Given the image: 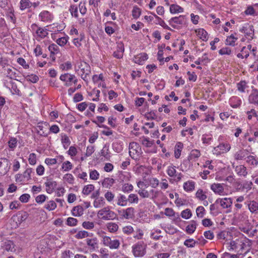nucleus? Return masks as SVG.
<instances>
[{
	"label": "nucleus",
	"instance_id": "obj_28",
	"mask_svg": "<svg viewBox=\"0 0 258 258\" xmlns=\"http://www.w3.org/2000/svg\"><path fill=\"white\" fill-rule=\"evenodd\" d=\"M183 9L179 6L176 4H172L170 7V12L172 14L182 13Z\"/></svg>",
	"mask_w": 258,
	"mask_h": 258
},
{
	"label": "nucleus",
	"instance_id": "obj_58",
	"mask_svg": "<svg viewBox=\"0 0 258 258\" xmlns=\"http://www.w3.org/2000/svg\"><path fill=\"white\" fill-rule=\"evenodd\" d=\"M154 143V141H150L148 138H144L142 140V144L146 147H151Z\"/></svg>",
	"mask_w": 258,
	"mask_h": 258
},
{
	"label": "nucleus",
	"instance_id": "obj_46",
	"mask_svg": "<svg viewBox=\"0 0 258 258\" xmlns=\"http://www.w3.org/2000/svg\"><path fill=\"white\" fill-rule=\"evenodd\" d=\"M134 187L132 184L125 183L121 187V190L124 192H129L133 190Z\"/></svg>",
	"mask_w": 258,
	"mask_h": 258
},
{
	"label": "nucleus",
	"instance_id": "obj_32",
	"mask_svg": "<svg viewBox=\"0 0 258 258\" xmlns=\"http://www.w3.org/2000/svg\"><path fill=\"white\" fill-rule=\"evenodd\" d=\"M32 173V169L27 168L22 174L23 182H27L31 179V174Z\"/></svg>",
	"mask_w": 258,
	"mask_h": 258
},
{
	"label": "nucleus",
	"instance_id": "obj_19",
	"mask_svg": "<svg viewBox=\"0 0 258 258\" xmlns=\"http://www.w3.org/2000/svg\"><path fill=\"white\" fill-rule=\"evenodd\" d=\"M211 188L215 194L219 195H221L224 192V187L220 183L212 184Z\"/></svg>",
	"mask_w": 258,
	"mask_h": 258
},
{
	"label": "nucleus",
	"instance_id": "obj_18",
	"mask_svg": "<svg viewBox=\"0 0 258 258\" xmlns=\"http://www.w3.org/2000/svg\"><path fill=\"white\" fill-rule=\"evenodd\" d=\"M7 71V77L10 78L11 80H16L18 76L16 72V69L14 68L9 66V68L6 69Z\"/></svg>",
	"mask_w": 258,
	"mask_h": 258
},
{
	"label": "nucleus",
	"instance_id": "obj_26",
	"mask_svg": "<svg viewBox=\"0 0 258 258\" xmlns=\"http://www.w3.org/2000/svg\"><path fill=\"white\" fill-rule=\"evenodd\" d=\"M183 147V144L181 142H178L176 144L174 148V156L175 158L178 159L179 158Z\"/></svg>",
	"mask_w": 258,
	"mask_h": 258
},
{
	"label": "nucleus",
	"instance_id": "obj_16",
	"mask_svg": "<svg viewBox=\"0 0 258 258\" xmlns=\"http://www.w3.org/2000/svg\"><path fill=\"white\" fill-rule=\"evenodd\" d=\"M147 59V54L145 53H142L135 56L134 61L136 63L143 64L144 62Z\"/></svg>",
	"mask_w": 258,
	"mask_h": 258
},
{
	"label": "nucleus",
	"instance_id": "obj_23",
	"mask_svg": "<svg viewBox=\"0 0 258 258\" xmlns=\"http://www.w3.org/2000/svg\"><path fill=\"white\" fill-rule=\"evenodd\" d=\"M84 209L81 206L74 207L72 210V214L74 216L79 217L83 214Z\"/></svg>",
	"mask_w": 258,
	"mask_h": 258
},
{
	"label": "nucleus",
	"instance_id": "obj_31",
	"mask_svg": "<svg viewBox=\"0 0 258 258\" xmlns=\"http://www.w3.org/2000/svg\"><path fill=\"white\" fill-rule=\"evenodd\" d=\"M201 156V153L199 150L194 149L191 150L189 155L188 157V160H195L198 159Z\"/></svg>",
	"mask_w": 258,
	"mask_h": 258
},
{
	"label": "nucleus",
	"instance_id": "obj_39",
	"mask_svg": "<svg viewBox=\"0 0 258 258\" xmlns=\"http://www.w3.org/2000/svg\"><path fill=\"white\" fill-rule=\"evenodd\" d=\"M216 148L223 152H227L230 150L231 147L229 144L222 143L220 144Z\"/></svg>",
	"mask_w": 258,
	"mask_h": 258
},
{
	"label": "nucleus",
	"instance_id": "obj_61",
	"mask_svg": "<svg viewBox=\"0 0 258 258\" xmlns=\"http://www.w3.org/2000/svg\"><path fill=\"white\" fill-rule=\"evenodd\" d=\"M28 161L31 165H34L36 163V155L35 153H31L29 155Z\"/></svg>",
	"mask_w": 258,
	"mask_h": 258
},
{
	"label": "nucleus",
	"instance_id": "obj_21",
	"mask_svg": "<svg viewBox=\"0 0 258 258\" xmlns=\"http://www.w3.org/2000/svg\"><path fill=\"white\" fill-rule=\"evenodd\" d=\"M45 127L43 126L42 123H39L38 125L37 126V133L43 137H46L47 136V133H46V129L48 128V124L45 123Z\"/></svg>",
	"mask_w": 258,
	"mask_h": 258
},
{
	"label": "nucleus",
	"instance_id": "obj_37",
	"mask_svg": "<svg viewBox=\"0 0 258 258\" xmlns=\"http://www.w3.org/2000/svg\"><path fill=\"white\" fill-rule=\"evenodd\" d=\"M237 40V37H235L233 34H231L227 37L226 44L228 45L234 46L235 41Z\"/></svg>",
	"mask_w": 258,
	"mask_h": 258
},
{
	"label": "nucleus",
	"instance_id": "obj_45",
	"mask_svg": "<svg viewBox=\"0 0 258 258\" xmlns=\"http://www.w3.org/2000/svg\"><path fill=\"white\" fill-rule=\"evenodd\" d=\"M196 198L201 201H204L207 198V196L204 193L203 190L201 189L198 190L196 192Z\"/></svg>",
	"mask_w": 258,
	"mask_h": 258
},
{
	"label": "nucleus",
	"instance_id": "obj_54",
	"mask_svg": "<svg viewBox=\"0 0 258 258\" xmlns=\"http://www.w3.org/2000/svg\"><path fill=\"white\" fill-rule=\"evenodd\" d=\"M89 236L88 232L86 231H80L76 235L75 237L77 239H82Z\"/></svg>",
	"mask_w": 258,
	"mask_h": 258
},
{
	"label": "nucleus",
	"instance_id": "obj_59",
	"mask_svg": "<svg viewBox=\"0 0 258 258\" xmlns=\"http://www.w3.org/2000/svg\"><path fill=\"white\" fill-rule=\"evenodd\" d=\"M216 204H215V203L214 204L211 205L210 207L211 214L214 216L217 215L219 213L218 211V208L216 206Z\"/></svg>",
	"mask_w": 258,
	"mask_h": 258
},
{
	"label": "nucleus",
	"instance_id": "obj_30",
	"mask_svg": "<svg viewBox=\"0 0 258 258\" xmlns=\"http://www.w3.org/2000/svg\"><path fill=\"white\" fill-rule=\"evenodd\" d=\"M29 214L26 211H20L17 214L18 222L21 223L25 221L28 217Z\"/></svg>",
	"mask_w": 258,
	"mask_h": 258
},
{
	"label": "nucleus",
	"instance_id": "obj_20",
	"mask_svg": "<svg viewBox=\"0 0 258 258\" xmlns=\"http://www.w3.org/2000/svg\"><path fill=\"white\" fill-rule=\"evenodd\" d=\"M122 216L126 219L132 218L134 216L135 209L133 207L127 208L126 210H123Z\"/></svg>",
	"mask_w": 258,
	"mask_h": 258
},
{
	"label": "nucleus",
	"instance_id": "obj_6",
	"mask_svg": "<svg viewBox=\"0 0 258 258\" xmlns=\"http://www.w3.org/2000/svg\"><path fill=\"white\" fill-rule=\"evenodd\" d=\"M5 85L7 88L11 89V92L13 94H16L19 96L22 95L21 91L18 88L17 85L12 80L10 82L6 80L5 82Z\"/></svg>",
	"mask_w": 258,
	"mask_h": 258
},
{
	"label": "nucleus",
	"instance_id": "obj_43",
	"mask_svg": "<svg viewBox=\"0 0 258 258\" xmlns=\"http://www.w3.org/2000/svg\"><path fill=\"white\" fill-rule=\"evenodd\" d=\"M93 204L95 208H99L105 204V201L102 197L96 198L94 201Z\"/></svg>",
	"mask_w": 258,
	"mask_h": 258
},
{
	"label": "nucleus",
	"instance_id": "obj_12",
	"mask_svg": "<svg viewBox=\"0 0 258 258\" xmlns=\"http://www.w3.org/2000/svg\"><path fill=\"white\" fill-rule=\"evenodd\" d=\"M241 32L245 33V36L250 37V39L253 38L254 35V29L252 25L247 27H243L240 30Z\"/></svg>",
	"mask_w": 258,
	"mask_h": 258
},
{
	"label": "nucleus",
	"instance_id": "obj_27",
	"mask_svg": "<svg viewBox=\"0 0 258 258\" xmlns=\"http://www.w3.org/2000/svg\"><path fill=\"white\" fill-rule=\"evenodd\" d=\"M114 183V180L112 178H105L102 182V185L107 188H110Z\"/></svg>",
	"mask_w": 258,
	"mask_h": 258
},
{
	"label": "nucleus",
	"instance_id": "obj_7",
	"mask_svg": "<svg viewBox=\"0 0 258 258\" xmlns=\"http://www.w3.org/2000/svg\"><path fill=\"white\" fill-rule=\"evenodd\" d=\"M10 167V161L6 158H1L0 161V171L1 174L7 173Z\"/></svg>",
	"mask_w": 258,
	"mask_h": 258
},
{
	"label": "nucleus",
	"instance_id": "obj_53",
	"mask_svg": "<svg viewBox=\"0 0 258 258\" xmlns=\"http://www.w3.org/2000/svg\"><path fill=\"white\" fill-rule=\"evenodd\" d=\"M106 200L108 202H111L113 201L114 198V194L110 191H107L104 195Z\"/></svg>",
	"mask_w": 258,
	"mask_h": 258
},
{
	"label": "nucleus",
	"instance_id": "obj_36",
	"mask_svg": "<svg viewBox=\"0 0 258 258\" xmlns=\"http://www.w3.org/2000/svg\"><path fill=\"white\" fill-rule=\"evenodd\" d=\"M48 49L50 52L51 54H56L59 52V48L57 44L53 43L50 45L48 47Z\"/></svg>",
	"mask_w": 258,
	"mask_h": 258
},
{
	"label": "nucleus",
	"instance_id": "obj_5",
	"mask_svg": "<svg viewBox=\"0 0 258 258\" xmlns=\"http://www.w3.org/2000/svg\"><path fill=\"white\" fill-rule=\"evenodd\" d=\"M167 173L169 176L174 177V180L176 182L179 181L182 177L181 173L176 174V170L175 166L168 167Z\"/></svg>",
	"mask_w": 258,
	"mask_h": 258
},
{
	"label": "nucleus",
	"instance_id": "obj_51",
	"mask_svg": "<svg viewBox=\"0 0 258 258\" xmlns=\"http://www.w3.org/2000/svg\"><path fill=\"white\" fill-rule=\"evenodd\" d=\"M44 207L49 211H52L56 208V204L54 201H50L47 204L45 205Z\"/></svg>",
	"mask_w": 258,
	"mask_h": 258
},
{
	"label": "nucleus",
	"instance_id": "obj_11",
	"mask_svg": "<svg viewBox=\"0 0 258 258\" xmlns=\"http://www.w3.org/2000/svg\"><path fill=\"white\" fill-rule=\"evenodd\" d=\"M248 101L250 103L258 106V90L253 89L249 96Z\"/></svg>",
	"mask_w": 258,
	"mask_h": 258
},
{
	"label": "nucleus",
	"instance_id": "obj_4",
	"mask_svg": "<svg viewBox=\"0 0 258 258\" xmlns=\"http://www.w3.org/2000/svg\"><path fill=\"white\" fill-rule=\"evenodd\" d=\"M103 243L105 246H109L111 249H117L120 245V242L118 240H111V238L108 236L103 237Z\"/></svg>",
	"mask_w": 258,
	"mask_h": 258
},
{
	"label": "nucleus",
	"instance_id": "obj_24",
	"mask_svg": "<svg viewBox=\"0 0 258 258\" xmlns=\"http://www.w3.org/2000/svg\"><path fill=\"white\" fill-rule=\"evenodd\" d=\"M117 205L120 206H125L127 204V198L123 195L119 194L117 197Z\"/></svg>",
	"mask_w": 258,
	"mask_h": 258
},
{
	"label": "nucleus",
	"instance_id": "obj_64",
	"mask_svg": "<svg viewBox=\"0 0 258 258\" xmlns=\"http://www.w3.org/2000/svg\"><path fill=\"white\" fill-rule=\"evenodd\" d=\"M68 39L66 37H62L58 38L56 40V43L58 45L62 46H64L67 42Z\"/></svg>",
	"mask_w": 258,
	"mask_h": 258
},
{
	"label": "nucleus",
	"instance_id": "obj_14",
	"mask_svg": "<svg viewBox=\"0 0 258 258\" xmlns=\"http://www.w3.org/2000/svg\"><path fill=\"white\" fill-rule=\"evenodd\" d=\"M195 32L197 35L203 41H207L208 39V33L204 29L200 28L196 29Z\"/></svg>",
	"mask_w": 258,
	"mask_h": 258
},
{
	"label": "nucleus",
	"instance_id": "obj_33",
	"mask_svg": "<svg viewBox=\"0 0 258 258\" xmlns=\"http://www.w3.org/2000/svg\"><path fill=\"white\" fill-rule=\"evenodd\" d=\"M248 155L247 150H239L234 155V158L237 160H242L244 157Z\"/></svg>",
	"mask_w": 258,
	"mask_h": 258
},
{
	"label": "nucleus",
	"instance_id": "obj_49",
	"mask_svg": "<svg viewBox=\"0 0 258 258\" xmlns=\"http://www.w3.org/2000/svg\"><path fill=\"white\" fill-rule=\"evenodd\" d=\"M73 168L72 164L69 161H67L62 163L61 169L65 171H69Z\"/></svg>",
	"mask_w": 258,
	"mask_h": 258
},
{
	"label": "nucleus",
	"instance_id": "obj_57",
	"mask_svg": "<svg viewBox=\"0 0 258 258\" xmlns=\"http://www.w3.org/2000/svg\"><path fill=\"white\" fill-rule=\"evenodd\" d=\"M26 79L27 80L30 81L32 83H35L38 81L39 78L37 75L32 74L30 75H27Z\"/></svg>",
	"mask_w": 258,
	"mask_h": 258
},
{
	"label": "nucleus",
	"instance_id": "obj_42",
	"mask_svg": "<svg viewBox=\"0 0 258 258\" xmlns=\"http://www.w3.org/2000/svg\"><path fill=\"white\" fill-rule=\"evenodd\" d=\"M127 201L131 204H137L139 201L138 197L136 194H131L128 196L127 198Z\"/></svg>",
	"mask_w": 258,
	"mask_h": 258
},
{
	"label": "nucleus",
	"instance_id": "obj_38",
	"mask_svg": "<svg viewBox=\"0 0 258 258\" xmlns=\"http://www.w3.org/2000/svg\"><path fill=\"white\" fill-rule=\"evenodd\" d=\"M36 33L37 36L40 38H44L48 35L47 30H44L41 28H38L36 31Z\"/></svg>",
	"mask_w": 258,
	"mask_h": 258
},
{
	"label": "nucleus",
	"instance_id": "obj_56",
	"mask_svg": "<svg viewBox=\"0 0 258 258\" xmlns=\"http://www.w3.org/2000/svg\"><path fill=\"white\" fill-rule=\"evenodd\" d=\"M246 86V83L245 81H241L237 84L238 90L241 92H244L245 87Z\"/></svg>",
	"mask_w": 258,
	"mask_h": 258
},
{
	"label": "nucleus",
	"instance_id": "obj_29",
	"mask_svg": "<svg viewBox=\"0 0 258 258\" xmlns=\"http://www.w3.org/2000/svg\"><path fill=\"white\" fill-rule=\"evenodd\" d=\"M248 209L251 213H258V203L254 201H250L248 205Z\"/></svg>",
	"mask_w": 258,
	"mask_h": 258
},
{
	"label": "nucleus",
	"instance_id": "obj_1",
	"mask_svg": "<svg viewBox=\"0 0 258 258\" xmlns=\"http://www.w3.org/2000/svg\"><path fill=\"white\" fill-rule=\"evenodd\" d=\"M98 216L103 220H112L117 219V214L111 211L109 207H104L98 212Z\"/></svg>",
	"mask_w": 258,
	"mask_h": 258
},
{
	"label": "nucleus",
	"instance_id": "obj_35",
	"mask_svg": "<svg viewBox=\"0 0 258 258\" xmlns=\"http://www.w3.org/2000/svg\"><path fill=\"white\" fill-rule=\"evenodd\" d=\"M196 229V222L195 221H191L190 224L187 225L186 227V231L188 234H192Z\"/></svg>",
	"mask_w": 258,
	"mask_h": 258
},
{
	"label": "nucleus",
	"instance_id": "obj_41",
	"mask_svg": "<svg viewBox=\"0 0 258 258\" xmlns=\"http://www.w3.org/2000/svg\"><path fill=\"white\" fill-rule=\"evenodd\" d=\"M107 227L110 232H115L117 231L118 226L114 223H109L107 225Z\"/></svg>",
	"mask_w": 258,
	"mask_h": 258
},
{
	"label": "nucleus",
	"instance_id": "obj_50",
	"mask_svg": "<svg viewBox=\"0 0 258 258\" xmlns=\"http://www.w3.org/2000/svg\"><path fill=\"white\" fill-rule=\"evenodd\" d=\"M78 220L72 217H69L66 221V224L69 226H75L77 225Z\"/></svg>",
	"mask_w": 258,
	"mask_h": 258
},
{
	"label": "nucleus",
	"instance_id": "obj_47",
	"mask_svg": "<svg viewBox=\"0 0 258 258\" xmlns=\"http://www.w3.org/2000/svg\"><path fill=\"white\" fill-rule=\"evenodd\" d=\"M192 216V213L191 211L188 209H186L183 211H182L181 213V216L182 218L185 219H188L191 217Z\"/></svg>",
	"mask_w": 258,
	"mask_h": 258
},
{
	"label": "nucleus",
	"instance_id": "obj_25",
	"mask_svg": "<svg viewBox=\"0 0 258 258\" xmlns=\"http://www.w3.org/2000/svg\"><path fill=\"white\" fill-rule=\"evenodd\" d=\"M235 171L239 176H245L247 174L246 168L244 165H238L235 167Z\"/></svg>",
	"mask_w": 258,
	"mask_h": 258
},
{
	"label": "nucleus",
	"instance_id": "obj_60",
	"mask_svg": "<svg viewBox=\"0 0 258 258\" xmlns=\"http://www.w3.org/2000/svg\"><path fill=\"white\" fill-rule=\"evenodd\" d=\"M196 243L193 239H188L185 240L184 244L188 247H193L195 246Z\"/></svg>",
	"mask_w": 258,
	"mask_h": 258
},
{
	"label": "nucleus",
	"instance_id": "obj_52",
	"mask_svg": "<svg viewBox=\"0 0 258 258\" xmlns=\"http://www.w3.org/2000/svg\"><path fill=\"white\" fill-rule=\"evenodd\" d=\"M60 69L62 70L68 71L72 69V64L71 62L68 61L60 65Z\"/></svg>",
	"mask_w": 258,
	"mask_h": 258
},
{
	"label": "nucleus",
	"instance_id": "obj_63",
	"mask_svg": "<svg viewBox=\"0 0 258 258\" xmlns=\"http://www.w3.org/2000/svg\"><path fill=\"white\" fill-rule=\"evenodd\" d=\"M99 173L96 170L91 171L90 173V178L92 180H97L98 179Z\"/></svg>",
	"mask_w": 258,
	"mask_h": 258
},
{
	"label": "nucleus",
	"instance_id": "obj_17",
	"mask_svg": "<svg viewBox=\"0 0 258 258\" xmlns=\"http://www.w3.org/2000/svg\"><path fill=\"white\" fill-rule=\"evenodd\" d=\"M184 22L183 17H172L170 20L171 25L175 28L179 25H182Z\"/></svg>",
	"mask_w": 258,
	"mask_h": 258
},
{
	"label": "nucleus",
	"instance_id": "obj_13",
	"mask_svg": "<svg viewBox=\"0 0 258 258\" xmlns=\"http://www.w3.org/2000/svg\"><path fill=\"white\" fill-rule=\"evenodd\" d=\"M46 186V190L49 193H52L54 189L56 188L57 183L56 181H52L51 180L47 179V181L45 183Z\"/></svg>",
	"mask_w": 258,
	"mask_h": 258
},
{
	"label": "nucleus",
	"instance_id": "obj_22",
	"mask_svg": "<svg viewBox=\"0 0 258 258\" xmlns=\"http://www.w3.org/2000/svg\"><path fill=\"white\" fill-rule=\"evenodd\" d=\"M3 247L7 251H13L15 250V244L13 241L6 240L4 242Z\"/></svg>",
	"mask_w": 258,
	"mask_h": 258
},
{
	"label": "nucleus",
	"instance_id": "obj_44",
	"mask_svg": "<svg viewBox=\"0 0 258 258\" xmlns=\"http://www.w3.org/2000/svg\"><path fill=\"white\" fill-rule=\"evenodd\" d=\"M196 214L198 217L202 218L205 214V209L203 206H199L196 209Z\"/></svg>",
	"mask_w": 258,
	"mask_h": 258
},
{
	"label": "nucleus",
	"instance_id": "obj_48",
	"mask_svg": "<svg viewBox=\"0 0 258 258\" xmlns=\"http://www.w3.org/2000/svg\"><path fill=\"white\" fill-rule=\"evenodd\" d=\"M246 162L252 165H257L258 164V158L256 159L253 156H248L247 157Z\"/></svg>",
	"mask_w": 258,
	"mask_h": 258
},
{
	"label": "nucleus",
	"instance_id": "obj_2",
	"mask_svg": "<svg viewBox=\"0 0 258 258\" xmlns=\"http://www.w3.org/2000/svg\"><path fill=\"white\" fill-rule=\"evenodd\" d=\"M146 245L141 243H138L133 246V253L135 257H142L146 253Z\"/></svg>",
	"mask_w": 258,
	"mask_h": 258
},
{
	"label": "nucleus",
	"instance_id": "obj_9",
	"mask_svg": "<svg viewBox=\"0 0 258 258\" xmlns=\"http://www.w3.org/2000/svg\"><path fill=\"white\" fill-rule=\"evenodd\" d=\"M86 243L91 251H94L98 248V240L96 237L87 238Z\"/></svg>",
	"mask_w": 258,
	"mask_h": 258
},
{
	"label": "nucleus",
	"instance_id": "obj_8",
	"mask_svg": "<svg viewBox=\"0 0 258 258\" xmlns=\"http://www.w3.org/2000/svg\"><path fill=\"white\" fill-rule=\"evenodd\" d=\"M215 204H219L223 208L226 209L231 206L232 201L231 198L218 199L215 201Z\"/></svg>",
	"mask_w": 258,
	"mask_h": 258
},
{
	"label": "nucleus",
	"instance_id": "obj_15",
	"mask_svg": "<svg viewBox=\"0 0 258 258\" xmlns=\"http://www.w3.org/2000/svg\"><path fill=\"white\" fill-rule=\"evenodd\" d=\"M246 15H258V4H255L252 6H248L247 9L244 11Z\"/></svg>",
	"mask_w": 258,
	"mask_h": 258
},
{
	"label": "nucleus",
	"instance_id": "obj_62",
	"mask_svg": "<svg viewBox=\"0 0 258 258\" xmlns=\"http://www.w3.org/2000/svg\"><path fill=\"white\" fill-rule=\"evenodd\" d=\"M219 53L221 55H230L231 53V50L229 47H223L219 50Z\"/></svg>",
	"mask_w": 258,
	"mask_h": 258
},
{
	"label": "nucleus",
	"instance_id": "obj_10",
	"mask_svg": "<svg viewBox=\"0 0 258 258\" xmlns=\"http://www.w3.org/2000/svg\"><path fill=\"white\" fill-rule=\"evenodd\" d=\"M73 78H74V75L69 73L61 75L59 77L61 81L66 82V86H70L72 85V81Z\"/></svg>",
	"mask_w": 258,
	"mask_h": 258
},
{
	"label": "nucleus",
	"instance_id": "obj_55",
	"mask_svg": "<svg viewBox=\"0 0 258 258\" xmlns=\"http://www.w3.org/2000/svg\"><path fill=\"white\" fill-rule=\"evenodd\" d=\"M82 226L86 229H92L94 227V224L92 222L85 221L83 223Z\"/></svg>",
	"mask_w": 258,
	"mask_h": 258
},
{
	"label": "nucleus",
	"instance_id": "obj_40",
	"mask_svg": "<svg viewBox=\"0 0 258 258\" xmlns=\"http://www.w3.org/2000/svg\"><path fill=\"white\" fill-rule=\"evenodd\" d=\"M94 186L93 184H88L84 187L82 192L85 195H88L91 191L94 190Z\"/></svg>",
	"mask_w": 258,
	"mask_h": 258
},
{
	"label": "nucleus",
	"instance_id": "obj_3",
	"mask_svg": "<svg viewBox=\"0 0 258 258\" xmlns=\"http://www.w3.org/2000/svg\"><path fill=\"white\" fill-rule=\"evenodd\" d=\"M80 72L81 73V78L85 82H88L89 76L91 73V68L90 66L86 62L81 63L80 67Z\"/></svg>",
	"mask_w": 258,
	"mask_h": 258
},
{
	"label": "nucleus",
	"instance_id": "obj_34",
	"mask_svg": "<svg viewBox=\"0 0 258 258\" xmlns=\"http://www.w3.org/2000/svg\"><path fill=\"white\" fill-rule=\"evenodd\" d=\"M183 188L186 191H192L195 188V182L191 181H188L183 184Z\"/></svg>",
	"mask_w": 258,
	"mask_h": 258
}]
</instances>
